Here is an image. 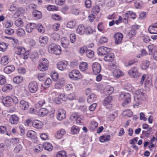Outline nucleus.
Listing matches in <instances>:
<instances>
[{"mask_svg": "<svg viewBox=\"0 0 157 157\" xmlns=\"http://www.w3.org/2000/svg\"><path fill=\"white\" fill-rule=\"evenodd\" d=\"M144 92L143 90H138L136 91L134 97L136 103L133 105V107H135L136 105L138 106L145 98L146 94Z\"/></svg>", "mask_w": 157, "mask_h": 157, "instance_id": "1", "label": "nucleus"}, {"mask_svg": "<svg viewBox=\"0 0 157 157\" xmlns=\"http://www.w3.org/2000/svg\"><path fill=\"white\" fill-rule=\"evenodd\" d=\"M48 51L50 53L59 55L61 53V49L60 46L54 44H52L48 46Z\"/></svg>", "mask_w": 157, "mask_h": 157, "instance_id": "2", "label": "nucleus"}, {"mask_svg": "<svg viewBox=\"0 0 157 157\" xmlns=\"http://www.w3.org/2000/svg\"><path fill=\"white\" fill-rule=\"evenodd\" d=\"M2 101L5 106L9 107L12 105L13 103H17L18 100L16 97L14 96L12 98L10 96H7L3 98Z\"/></svg>", "mask_w": 157, "mask_h": 157, "instance_id": "3", "label": "nucleus"}, {"mask_svg": "<svg viewBox=\"0 0 157 157\" xmlns=\"http://www.w3.org/2000/svg\"><path fill=\"white\" fill-rule=\"evenodd\" d=\"M119 99L123 101L122 105L123 106H124L125 105L128 104L131 102V95L129 93L122 92L120 95Z\"/></svg>", "mask_w": 157, "mask_h": 157, "instance_id": "4", "label": "nucleus"}, {"mask_svg": "<svg viewBox=\"0 0 157 157\" xmlns=\"http://www.w3.org/2000/svg\"><path fill=\"white\" fill-rule=\"evenodd\" d=\"M48 62L47 59H41L40 61L38 68L40 71H44L48 70Z\"/></svg>", "mask_w": 157, "mask_h": 157, "instance_id": "5", "label": "nucleus"}, {"mask_svg": "<svg viewBox=\"0 0 157 157\" xmlns=\"http://www.w3.org/2000/svg\"><path fill=\"white\" fill-rule=\"evenodd\" d=\"M69 76L71 79L75 80L81 79L83 77L79 71L76 70H74L70 72L69 73Z\"/></svg>", "mask_w": 157, "mask_h": 157, "instance_id": "6", "label": "nucleus"}, {"mask_svg": "<svg viewBox=\"0 0 157 157\" xmlns=\"http://www.w3.org/2000/svg\"><path fill=\"white\" fill-rule=\"evenodd\" d=\"M15 52L18 55H21L24 59H26L29 57V52H26L25 49L23 47H17L15 48Z\"/></svg>", "mask_w": 157, "mask_h": 157, "instance_id": "7", "label": "nucleus"}, {"mask_svg": "<svg viewBox=\"0 0 157 157\" xmlns=\"http://www.w3.org/2000/svg\"><path fill=\"white\" fill-rule=\"evenodd\" d=\"M128 74L131 77L134 78H138L140 75L139 72L138 68L135 67H132L129 71Z\"/></svg>", "mask_w": 157, "mask_h": 157, "instance_id": "8", "label": "nucleus"}, {"mask_svg": "<svg viewBox=\"0 0 157 157\" xmlns=\"http://www.w3.org/2000/svg\"><path fill=\"white\" fill-rule=\"evenodd\" d=\"M83 117L79 115L77 113L72 114L70 117V119L72 121H75L77 124H79L81 123V121L83 119Z\"/></svg>", "mask_w": 157, "mask_h": 157, "instance_id": "9", "label": "nucleus"}, {"mask_svg": "<svg viewBox=\"0 0 157 157\" xmlns=\"http://www.w3.org/2000/svg\"><path fill=\"white\" fill-rule=\"evenodd\" d=\"M38 88L37 84L35 82H31L29 83L28 85V89L31 93H35L37 90Z\"/></svg>", "mask_w": 157, "mask_h": 157, "instance_id": "10", "label": "nucleus"}, {"mask_svg": "<svg viewBox=\"0 0 157 157\" xmlns=\"http://www.w3.org/2000/svg\"><path fill=\"white\" fill-rule=\"evenodd\" d=\"M110 48L102 46L98 49V53L99 55H105L106 53L110 52Z\"/></svg>", "mask_w": 157, "mask_h": 157, "instance_id": "11", "label": "nucleus"}, {"mask_svg": "<svg viewBox=\"0 0 157 157\" xmlns=\"http://www.w3.org/2000/svg\"><path fill=\"white\" fill-rule=\"evenodd\" d=\"M65 83V79L63 78L59 79L55 83V88L57 89H60L64 85Z\"/></svg>", "mask_w": 157, "mask_h": 157, "instance_id": "12", "label": "nucleus"}, {"mask_svg": "<svg viewBox=\"0 0 157 157\" xmlns=\"http://www.w3.org/2000/svg\"><path fill=\"white\" fill-rule=\"evenodd\" d=\"M66 112L62 109H59L57 111V118L58 120L61 121L66 117Z\"/></svg>", "mask_w": 157, "mask_h": 157, "instance_id": "13", "label": "nucleus"}, {"mask_svg": "<svg viewBox=\"0 0 157 157\" xmlns=\"http://www.w3.org/2000/svg\"><path fill=\"white\" fill-rule=\"evenodd\" d=\"M92 68L94 74H95L99 73L100 72L101 69V65L97 62L93 64Z\"/></svg>", "mask_w": 157, "mask_h": 157, "instance_id": "14", "label": "nucleus"}, {"mask_svg": "<svg viewBox=\"0 0 157 157\" xmlns=\"http://www.w3.org/2000/svg\"><path fill=\"white\" fill-rule=\"evenodd\" d=\"M114 38L115 40V44H118L121 43L123 38V35L121 33H118L114 35Z\"/></svg>", "mask_w": 157, "mask_h": 157, "instance_id": "15", "label": "nucleus"}, {"mask_svg": "<svg viewBox=\"0 0 157 157\" xmlns=\"http://www.w3.org/2000/svg\"><path fill=\"white\" fill-rule=\"evenodd\" d=\"M68 64V62L66 61L59 62L57 64V67L59 70L63 71L66 68Z\"/></svg>", "mask_w": 157, "mask_h": 157, "instance_id": "16", "label": "nucleus"}, {"mask_svg": "<svg viewBox=\"0 0 157 157\" xmlns=\"http://www.w3.org/2000/svg\"><path fill=\"white\" fill-rule=\"evenodd\" d=\"M48 40V37L46 36H41L39 37V41L41 46H44L47 43Z\"/></svg>", "mask_w": 157, "mask_h": 157, "instance_id": "17", "label": "nucleus"}, {"mask_svg": "<svg viewBox=\"0 0 157 157\" xmlns=\"http://www.w3.org/2000/svg\"><path fill=\"white\" fill-rule=\"evenodd\" d=\"M36 25L35 24L31 23L27 24L26 26L25 30L27 32L30 33L33 32L36 28Z\"/></svg>", "mask_w": 157, "mask_h": 157, "instance_id": "18", "label": "nucleus"}, {"mask_svg": "<svg viewBox=\"0 0 157 157\" xmlns=\"http://www.w3.org/2000/svg\"><path fill=\"white\" fill-rule=\"evenodd\" d=\"M85 26L83 25H79L76 29L77 33L82 35L84 34Z\"/></svg>", "mask_w": 157, "mask_h": 157, "instance_id": "19", "label": "nucleus"}, {"mask_svg": "<svg viewBox=\"0 0 157 157\" xmlns=\"http://www.w3.org/2000/svg\"><path fill=\"white\" fill-rule=\"evenodd\" d=\"M25 13V10L22 8L18 9L16 12L13 15V17L17 18L19 16L22 15Z\"/></svg>", "mask_w": 157, "mask_h": 157, "instance_id": "20", "label": "nucleus"}, {"mask_svg": "<svg viewBox=\"0 0 157 157\" xmlns=\"http://www.w3.org/2000/svg\"><path fill=\"white\" fill-rule=\"evenodd\" d=\"M149 32L151 34H157V22L150 26L148 28Z\"/></svg>", "mask_w": 157, "mask_h": 157, "instance_id": "21", "label": "nucleus"}, {"mask_svg": "<svg viewBox=\"0 0 157 157\" xmlns=\"http://www.w3.org/2000/svg\"><path fill=\"white\" fill-rule=\"evenodd\" d=\"M48 110L47 109L41 108L39 109L38 114L39 116L43 117L46 116L48 114Z\"/></svg>", "mask_w": 157, "mask_h": 157, "instance_id": "22", "label": "nucleus"}, {"mask_svg": "<svg viewBox=\"0 0 157 157\" xmlns=\"http://www.w3.org/2000/svg\"><path fill=\"white\" fill-rule=\"evenodd\" d=\"M66 133V131L64 129H61L58 131L55 134L56 138L58 139H61Z\"/></svg>", "mask_w": 157, "mask_h": 157, "instance_id": "23", "label": "nucleus"}, {"mask_svg": "<svg viewBox=\"0 0 157 157\" xmlns=\"http://www.w3.org/2000/svg\"><path fill=\"white\" fill-rule=\"evenodd\" d=\"M19 118L15 115H11L9 118V121L12 124H16L18 122Z\"/></svg>", "mask_w": 157, "mask_h": 157, "instance_id": "24", "label": "nucleus"}, {"mask_svg": "<svg viewBox=\"0 0 157 157\" xmlns=\"http://www.w3.org/2000/svg\"><path fill=\"white\" fill-rule=\"evenodd\" d=\"M114 59V55L113 53H110L105 55L104 57V60L106 62H112Z\"/></svg>", "mask_w": 157, "mask_h": 157, "instance_id": "25", "label": "nucleus"}, {"mask_svg": "<svg viewBox=\"0 0 157 157\" xmlns=\"http://www.w3.org/2000/svg\"><path fill=\"white\" fill-rule=\"evenodd\" d=\"M114 89L113 87L109 85L105 87L104 90V92L106 95L111 94L113 91Z\"/></svg>", "mask_w": 157, "mask_h": 157, "instance_id": "26", "label": "nucleus"}, {"mask_svg": "<svg viewBox=\"0 0 157 157\" xmlns=\"http://www.w3.org/2000/svg\"><path fill=\"white\" fill-rule=\"evenodd\" d=\"M9 59L8 56H4L1 58L0 63L2 65H5L9 63Z\"/></svg>", "mask_w": 157, "mask_h": 157, "instance_id": "27", "label": "nucleus"}, {"mask_svg": "<svg viewBox=\"0 0 157 157\" xmlns=\"http://www.w3.org/2000/svg\"><path fill=\"white\" fill-rule=\"evenodd\" d=\"M61 43L63 47L67 48L69 44V41L67 38L64 37L61 38Z\"/></svg>", "mask_w": 157, "mask_h": 157, "instance_id": "28", "label": "nucleus"}, {"mask_svg": "<svg viewBox=\"0 0 157 157\" xmlns=\"http://www.w3.org/2000/svg\"><path fill=\"white\" fill-rule=\"evenodd\" d=\"M113 74L114 77L117 78H119L123 75V73L118 69L114 70L113 72Z\"/></svg>", "mask_w": 157, "mask_h": 157, "instance_id": "29", "label": "nucleus"}, {"mask_svg": "<svg viewBox=\"0 0 157 157\" xmlns=\"http://www.w3.org/2000/svg\"><path fill=\"white\" fill-rule=\"evenodd\" d=\"M20 106L22 110H25L29 108V105L28 102L21 100L20 102Z\"/></svg>", "mask_w": 157, "mask_h": 157, "instance_id": "30", "label": "nucleus"}, {"mask_svg": "<svg viewBox=\"0 0 157 157\" xmlns=\"http://www.w3.org/2000/svg\"><path fill=\"white\" fill-rule=\"evenodd\" d=\"M76 24V22L75 20L70 21L67 24V27L70 29H74L75 28Z\"/></svg>", "mask_w": 157, "mask_h": 157, "instance_id": "31", "label": "nucleus"}, {"mask_svg": "<svg viewBox=\"0 0 157 157\" xmlns=\"http://www.w3.org/2000/svg\"><path fill=\"white\" fill-rule=\"evenodd\" d=\"M42 123L39 121L35 120L33 122V126L35 128L40 129L42 128Z\"/></svg>", "mask_w": 157, "mask_h": 157, "instance_id": "32", "label": "nucleus"}, {"mask_svg": "<svg viewBox=\"0 0 157 157\" xmlns=\"http://www.w3.org/2000/svg\"><path fill=\"white\" fill-rule=\"evenodd\" d=\"M15 70V67L13 66H8L6 67L4 69V72L7 74L11 73Z\"/></svg>", "mask_w": 157, "mask_h": 157, "instance_id": "33", "label": "nucleus"}, {"mask_svg": "<svg viewBox=\"0 0 157 157\" xmlns=\"http://www.w3.org/2000/svg\"><path fill=\"white\" fill-rule=\"evenodd\" d=\"M110 136L109 135H103L100 136L99 138L100 141L102 143L108 142L110 140Z\"/></svg>", "mask_w": 157, "mask_h": 157, "instance_id": "34", "label": "nucleus"}, {"mask_svg": "<svg viewBox=\"0 0 157 157\" xmlns=\"http://www.w3.org/2000/svg\"><path fill=\"white\" fill-rule=\"evenodd\" d=\"M112 100V98L110 96H108L105 98L103 101V105L105 106L109 105L111 103Z\"/></svg>", "mask_w": 157, "mask_h": 157, "instance_id": "35", "label": "nucleus"}, {"mask_svg": "<svg viewBox=\"0 0 157 157\" xmlns=\"http://www.w3.org/2000/svg\"><path fill=\"white\" fill-rule=\"evenodd\" d=\"M33 15L36 19H40L42 17L41 13L37 10H35L33 11Z\"/></svg>", "mask_w": 157, "mask_h": 157, "instance_id": "36", "label": "nucleus"}, {"mask_svg": "<svg viewBox=\"0 0 157 157\" xmlns=\"http://www.w3.org/2000/svg\"><path fill=\"white\" fill-rule=\"evenodd\" d=\"M79 68L82 71H85L88 68V64L86 62H82L79 65Z\"/></svg>", "mask_w": 157, "mask_h": 157, "instance_id": "37", "label": "nucleus"}, {"mask_svg": "<svg viewBox=\"0 0 157 157\" xmlns=\"http://www.w3.org/2000/svg\"><path fill=\"white\" fill-rule=\"evenodd\" d=\"M27 136L29 138L35 139L36 138V133L33 130H29L27 133Z\"/></svg>", "mask_w": 157, "mask_h": 157, "instance_id": "38", "label": "nucleus"}, {"mask_svg": "<svg viewBox=\"0 0 157 157\" xmlns=\"http://www.w3.org/2000/svg\"><path fill=\"white\" fill-rule=\"evenodd\" d=\"M43 146L45 150L49 151H51L53 148V147L52 144L47 142H45Z\"/></svg>", "mask_w": 157, "mask_h": 157, "instance_id": "39", "label": "nucleus"}, {"mask_svg": "<svg viewBox=\"0 0 157 157\" xmlns=\"http://www.w3.org/2000/svg\"><path fill=\"white\" fill-rule=\"evenodd\" d=\"M23 78L20 76H17L14 77L13 79L14 83L19 84L21 83L23 81Z\"/></svg>", "mask_w": 157, "mask_h": 157, "instance_id": "40", "label": "nucleus"}, {"mask_svg": "<svg viewBox=\"0 0 157 157\" xmlns=\"http://www.w3.org/2000/svg\"><path fill=\"white\" fill-rule=\"evenodd\" d=\"M16 33L17 36L19 37L23 36L25 34V30L24 29L21 28L18 29L17 30Z\"/></svg>", "mask_w": 157, "mask_h": 157, "instance_id": "41", "label": "nucleus"}, {"mask_svg": "<svg viewBox=\"0 0 157 157\" xmlns=\"http://www.w3.org/2000/svg\"><path fill=\"white\" fill-rule=\"evenodd\" d=\"M96 95L94 94H92L89 96L87 101L88 102L91 103L94 101L96 100Z\"/></svg>", "mask_w": 157, "mask_h": 157, "instance_id": "42", "label": "nucleus"}, {"mask_svg": "<svg viewBox=\"0 0 157 157\" xmlns=\"http://www.w3.org/2000/svg\"><path fill=\"white\" fill-rule=\"evenodd\" d=\"M15 24L17 27H21L24 25V22L21 18H19L15 21Z\"/></svg>", "mask_w": 157, "mask_h": 157, "instance_id": "43", "label": "nucleus"}, {"mask_svg": "<svg viewBox=\"0 0 157 157\" xmlns=\"http://www.w3.org/2000/svg\"><path fill=\"white\" fill-rule=\"evenodd\" d=\"M150 63L148 61L145 60L142 63L141 67L143 69L146 70L149 67Z\"/></svg>", "mask_w": 157, "mask_h": 157, "instance_id": "44", "label": "nucleus"}, {"mask_svg": "<svg viewBox=\"0 0 157 157\" xmlns=\"http://www.w3.org/2000/svg\"><path fill=\"white\" fill-rule=\"evenodd\" d=\"M43 146L42 145L39 144L35 147L34 149V152L35 153H38L41 152L43 150Z\"/></svg>", "mask_w": 157, "mask_h": 157, "instance_id": "45", "label": "nucleus"}, {"mask_svg": "<svg viewBox=\"0 0 157 157\" xmlns=\"http://www.w3.org/2000/svg\"><path fill=\"white\" fill-rule=\"evenodd\" d=\"M98 124L94 121H92L90 125V128L91 130H94L98 126Z\"/></svg>", "mask_w": 157, "mask_h": 157, "instance_id": "46", "label": "nucleus"}, {"mask_svg": "<svg viewBox=\"0 0 157 157\" xmlns=\"http://www.w3.org/2000/svg\"><path fill=\"white\" fill-rule=\"evenodd\" d=\"M8 45L4 42H1L0 43V50L2 52L6 51L7 49Z\"/></svg>", "mask_w": 157, "mask_h": 157, "instance_id": "47", "label": "nucleus"}, {"mask_svg": "<svg viewBox=\"0 0 157 157\" xmlns=\"http://www.w3.org/2000/svg\"><path fill=\"white\" fill-rule=\"evenodd\" d=\"M84 34H90L92 33L93 31V29L90 26L85 27Z\"/></svg>", "mask_w": 157, "mask_h": 157, "instance_id": "48", "label": "nucleus"}, {"mask_svg": "<svg viewBox=\"0 0 157 157\" xmlns=\"http://www.w3.org/2000/svg\"><path fill=\"white\" fill-rule=\"evenodd\" d=\"M12 89V86L11 85L6 84L2 88V90L4 92H6L8 90H11Z\"/></svg>", "mask_w": 157, "mask_h": 157, "instance_id": "49", "label": "nucleus"}, {"mask_svg": "<svg viewBox=\"0 0 157 157\" xmlns=\"http://www.w3.org/2000/svg\"><path fill=\"white\" fill-rule=\"evenodd\" d=\"M56 157H67V153L63 151H59L57 153Z\"/></svg>", "mask_w": 157, "mask_h": 157, "instance_id": "50", "label": "nucleus"}, {"mask_svg": "<svg viewBox=\"0 0 157 157\" xmlns=\"http://www.w3.org/2000/svg\"><path fill=\"white\" fill-rule=\"evenodd\" d=\"M37 29L38 31L40 33H43L45 31V29L40 24H38L37 26Z\"/></svg>", "mask_w": 157, "mask_h": 157, "instance_id": "51", "label": "nucleus"}, {"mask_svg": "<svg viewBox=\"0 0 157 157\" xmlns=\"http://www.w3.org/2000/svg\"><path fill=\"white\" fill-rule=\"evenodd\" d=\"M79 129L78 128L75 126H73L71 128V132L72 134H77L78 133Z\"/></svg>", "mask_w": 157, "mask_h": 157, "instance_id": "52", "label": "nucleus"}, {"mask_svg": "<svg viewBox=\"0 0 157 157\" xmlns=\"http://www.w3.org/2000/svg\"><path fill=\"white\" fill-rule=\"evenodd\" d=\"M29 56L31 59H34L38 58V54L36 51H33L32 52L30 55H29Z\"/></svg>", "mask_w": 157, "mask_h": 157, "instance_id": "53", "label": "nucleus"}, {"mask_svg": "<svg viewBox=\"0 0 157 157\" xmlns=\"http://www.w3.org/2000/svg\"><path fill=\"white\" fill-rule=\"evenodd\" d=\"M48 10L50 11L53 10H58V7L54 5H49L47 7Z\"/></svg>", "mask_w": 157, "mask_h": 157, "instance_id": "54", "label": "nucleus"}, {"mask_svg": "<svg viewBox=\"0 0 157 157\" xmlns=\"http://www.w3.org/2000/svg\"><path fill=\"white\" fill-rule=\"evenodd\" d=\"M86 55L89 58H92L94 55V52L90 50H88L86 51Z\"/></svg>", "mask_w": 157, "mask_h": 157, "instance_id": "55", "label": "nucleus"}, {"mask_svg": "<svg viewBox=\"0 0 157 157\" xmlns=\"http://www.w3.org/2000/svg\"><path fill=\"white\" fill-rule=\"evenodd\" d=\"M100 10V7L98 6H94L92 10V12L96 14L98 13Z\"/></svg>", "mask_w": 157, "mask_h": 157, "instance_id": "56", "label": "nucleus"}, {"mask_svg": "<svg viewBox=\"0 0 157 157\" xmlns=\"http://www.w3.org/2000/svg\"><path fill=\"white\" fill-rule=\"evenodd\" d=\"M52 18L53 19L57 21H59L62 19V17L61 16L55 14H52Z\"/></svg>", "mask_w": 157, "mask_h": 157, "instance_id": "57", "label": "nucleus"}, {"mask_svg": "<svg viewBox=\"0 0 157 157\" xmlns=\"http://www.w3.org/2000/svg\"><path fill=\"white\" fill-rule=\"evenodd\" d=\"M52 37L53 40L55 41H58L60 39L59 34L56 33H54L52 35Z\"/></svg>", "mask_w": 157, "mask_h": 157, "instance_id": "58", "label": "nucleus"}, {"mask_svg": "<svg viewBox=\"0 0 157 157\" xmlns=\"http://www.w3.org/2000/svg\"><path fill=\"white\" fill-rule=\"evenodd\" d=\"M51 77L54 80H56L58 78V74L56 72H52L51 73Z\"/></svg>", "mask_w": 157, "mask_h": 157, "instance_id": "59", "label": "nucleus"}, {"mask_svg": "<svg viewBox=\"0 0 157 157\" xmlns=\"http://www.w3.org/2000/svg\"><path fill=\"white\" fill-rule=\"evenodd\" d=\"M5 32L6 34L9 35H11L13 33L14 31L13 29L11 28H7L5 30Z\"/></svg>", "mask_w": 157, "mask_h": 157, "instance_id": "60", "label": "nucleus"}, {"mask_svg": "<svg viewBox=\"0 0 157 157\" xmlns=\"http://www.w3.org/2000/svg\"><path fill=\"white\" fill-rule=\"evenodd\" d=\"M71 42L73 43L76 41V35L74 33H72L70 36Z\"/></svg>", "mask_w": 157, "mask_h": 157, "instance_id": "61", "label": "nucleus"}, {"mask_svg": "<svg viewBox=\"0 0 157 157\" xmlns=\"http://www.w3.org/2000/svg\"><path fill=\"white\" fill-rule=\"evenodd\" d=\"M136 33V31L135 29H132L129 32L128 36L130 37L134 36Z\"/></svg>", "mask_w": 157, "mask_h": 157, "instance_id": "62", "label": "nucleus"}, {"mask_svg": "<svg viewBox=\"0 0 157 157\" xmlns=\"http://www.w3.org/2000/svg\"><path fill=\"white\" fill-rule=\"evenodd\" d=\"M22 146L21 144L17 145L14 148V151L16 153H18L22 149Z\"/></svg>", "mask_w": 157, "mask_h": 157, "instance_id": "63", "label": "nucleus"}, {"mask_svg": "<svg viewBox=\"0 0 157 157\" xmlns=\"http://www.w3.org/2000/svg\"><path fill=\"white\" fill-rule=\"evenodd\" d=\"M74 85L73 83H71L67 84L65 86V89L67 90H70L74 87Z\"/></svg>", "mask_w": 157, "mask_h": 157, "instance_id": "64", "label": "nucleus"}]
</instances>
